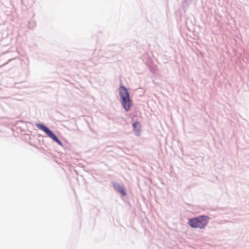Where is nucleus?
<instances>
[{"mask_svg":"<svg viewBox=\"0 0 249 249\" xmlns=\"http://www.w3.org/2000/svg\"><path fill=\"white\" fill-rule=\"evenodd\" d=\"M209 217L207 216L202 215L189 220L188 224L193 228L203 229L207 225Z\"/></svg>","mask_w":249,"mask_h":249,"instance_id":"nucleus-1","label":"nucleus"},{"mask_svg":"<svg viewBox=\"0 0 249 249\" xmlns=\"http://www.w3.org/2000/svg\"><path fill=\"white\" fill-rule=\"evenodd\" d=\"M119 93L123 107L126 111L129 110L132 105V102L127 89L124 86H121L119 88Z\"/></svg>","mask_w":249,"mask_h":249,"instance_id":"nucleus-2","label":"nucleus"},{"mask_svg":"<svg viewBox=\"0 0 249 249\" xmlns=\"http://www.w3.org/2000/svg\"><path fill=\"white\" fill-rule=\"evenodd\" d=\"M37 127L40 130L43 131L49 137L56 142L59 145H62V142L47 127L42 124H37Z\"/></svg>","mask_w":249,"mask_h":249,"instance_id":"nucleus-3","label":"nucleus"},{"mask_svg":"<svg viewBox=\"0 0 249 249\" xmlns=\"http://www.w3.org/2000/svg\"><path fill=\"white\" fill-rule=\"evenodd\" d=\"M114 187L116 190H117L118 192H119L123 196H124L126 195V193L125 192L124 189L123 187L120 185L118 183H115L114 184Z\"/></svg>","mask_w":249,"mask_h":249,"instance_id":"nucleus-4","label":"nucleus"},{"mask_svg":"<svg viewBox=\"0 0 249 249\" xmlns=\"http://www.w3.org/2000/svg\"><path fill=\"white\" fill-rule=\"evenodd\" d=\"M133 126L136 133L140 132V125L138 123H134Z\"/></svg>","mask_w":249,"mask_h":249,"instance_id":"nucleus-5","label":"nucleus"}]
</instances>
